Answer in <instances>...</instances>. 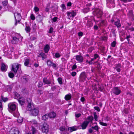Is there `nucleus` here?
Here are the masks:
<instances>
[{
	"label": "nucleus",
	"mask_w": 134,
	"mask_h": 134,
	"mask_svg": "<svg viewBox=\"0 0 134 134\" xmlns=\"http://www.w3.org/2000/svg\"><path fill=\"white\" fill-rule=\"evenodd\" d=\"M58 18L56 17H55L52 19V20L54 22H55L57 20Z\"/></svg>",
	"instance_id": "nucleus-58"
},
{
	"label": "nucleus",
	"mask_w": 134,
	"mask_h": 134,
	"mask_svg": "<svg viewBox=\"0 0 134 134\" xmlns=\"http://www.w3.org/2000/svg\"><path fill=\"white\" fill-rule=\"evenodd\" d=\"M43 85V83L42 81H39L38 84V86L39 87H41Z\"/></svg>",
	"instance_id": "nucleus-46"
},
{
	"label": "nucleus",
	"mask_w": 134,
	"mask_h": 134,
	"mask_svg": "<svg viewBox=\"0 0 134 134\" xmlns=\"http://www.w3.org/2000/svg\"><path fill=\"white\" fill-rule=\"evenodd\" d=\"M53 28L52 27H51L49 30L48 32L49 33H51L53 32Z\"/></svg>",
	"instance_id": "nucleus-57"
},
{
	"label": "nucleus",
	"mask_w": 134,
	"mask_h": 134,
	"mask_svg": "<svg viewBox=\"0 0 134 134\" xmlns=\"http://www.w3.org/2000/svg\"><path fill=\"white\" fill-rule=\"evenodd\" d=\"M8 110L10 112H12L16 109V105L13 103H10L8 104Z\"/></svg>",
	"instance_id": "nucleus-4"
},
{
	"label": "nucleus",
	"mask_w": 134,
	"mask_h": 134,
	"mask_svg": "<svg viewBox=\"0 0 134 134\" xmlns=\"http://www.w3.org/2000/svg\"><path fill=\"white\" fill-rule=\"evenodd\" d=\"M88 124L89 122H87V120H85L82 122L81 125L82 129L84 130L86 129Z\"/></svg>",
	"instance_id": "nucleus-12"
},
{
	"label": "nucleus",
	"mask_w": 134,
	"mask_h": 134,
	"mask_svg": "<svg viewBox=\"0 0 134 134\" xmlns=\"http://www.w3.org/2000/svg\"><path fill=\"white\" fill-rule=\"evenodd\" d=\"M76 68L77 66L75 64H74L72 66V70H74Z\"/></svg>",
	"instance_id": "nucleus-62"
},
{
	"label": "nucleus",
	"mask_w": 134,
	"mask_h": 134,
	"mask_svg": "<svg viewBox=\"0 0 134 134\" xmlns=\"http://www.w3.org/2000/svg\"><path fill=\"white\" fill-rule=\"evenodd\" d=\"M87 119L88 120L87 122H88L89 123L90 122H92L93 119V118L92 116H89L87 117Z\"/></svg>",
	"instance_id": "nucleus-29"
},
{
	"label": "nucleus",
	"mask_w": 134,
	"mask_h": 134,
	"mask_svg": "<svg viewBox=\"0 0 134 134\" xmlns=\"http://www.w3.org/2000/svg\"><path fill=\"white\" fill-rule=\"evenodd\" d=\"M67 15L68 16L67 18L70 19L71 17H74L76 15V13L74 11L68 12H67Z\"/></svg>",
	"instance_id": "nucleus-7"
},
{
	"label": "nucleus",
	"mask_w": 134,
	"mask_h": 134,
	"mask_svg": "<svg viewBox=\"0 0 134 134\" xmlns=\"http://www.w3.org/2000/svg\"><path fill=\"white\" fill-rule=\"evenodd\" d=\"M21 66L20 64L18 63L13 64L12 65V71L15 74H16L18 69V71H19V68H20Z\"/></svg>",
	"instance_id": "nucleus-2"
},
{
	"label": "nucleus",
	"mask_w": 134,
	"mask_h": 134,
	"mask_svg": "<svg viewBox=\"0 0 134 134\" xmlns=\"http://www.w3.org/2000/svg\"><path fill=\"white\" fill-rule=\"evenodd\" d=\"M57 65L55 63H54L53 62L52 63V64H51V66H52L53 68L55 69H57L58 68L57 67Z\"/></svg>",
	"instance_id": "nucleus-33"
},
{
	"label": "nucleus",
	"mask_w": 134,
	"mask_h": 134,
	"mask_svg": "<svg viewBox=\"0 0 134 134\" xmlns=\"http://www.w3.org/2000/svg\"><path fill=\"white\" fill-rule=\"evenodd\" d=\"M32 124L34 125H36L37 124V121L34 119L32 120L30 122Z\"/></svg>",
	"instance_id": "nucleus-41"
},
{
	"label": "nucleus",
	"mask_w": 134,
	"mask_h": 134,
	"mask_svg": "<svg viewBox=\"0 0 134 134\" xmlns=\"http://www.w3.org/2000/svg\"><path fill=\"white\" fill-rule=\"evenodd\" d=\"M18 101L19 103L21 105H23L25 103V99L24 98L21 97L19 98L18 100Z\"/></svg>",
	"instance_id": "nucleus-22"
},
{
	"label": "nucleus",
	"mask_w": 134,
	"mask_h": 134,
	"mask_svg": "<svg viewBox=\"0 0 134 134\" xmlns=\"http://www.w3.org/2000/svg\"><path fill=\"white\" fill-rule=\"evenodd\" d=\"M41 129L42 132L47 134L49 131L48 125L47 123H44L42 126Z\"/></svg>",
	"instance_id": "nucleus-3"
},
{
	"label": "nucleus",
	"mask_w": 134,
	"mask_h": 134,
	"mask_svg": "<svg viewBox=\"0 0 134 134\" xmlns=\"http://www.w3.org/2000/svg\"><path fill=\"white\" fill-rule=\"evenodd\" d=\"M2 3L4 6H5L7 4L8 2L7 1H5L3 2Z\"/></svg>",
	"instance_id": "nucleus-56"
},
{
	"label": "nucleus",
	"mask_w": 134,
	"mask_h": 134,
	"mask_svg": "<svg viewBox=\"0 0 134 134\" xmlns=\"http://www.w3.org/2000/svg\"><path fill=\"white\" fill-rule=\"evenodd\" d=\"M7 66L4 64L3 63L1 65V69L3 71H5L7 69Z\"/></svg>",
	"instance_id": "nucleus-19"
},
{
	"label": "nucleus",
	"mask_w": 134,
	"mask_h": 134,
	"mask_svg": "<svg viewBox=\"0 0 134 134\" xmlns=\"http://www.w3.org/2000/svg\"><path fill=\"white\" fill-rule=\"evenodd\" d=\"M78 35L79 37H81L83 35V33L82 32H80L78 33Z\"/></svg>",
	"instance_id": "nucleus-54"
},
{
	"label": "nucleus",
	"mask_w": 134,
	"mask_h": 134,
	"mask_svg": "<svg viewBox=\"0 0 134 134\" xmlns=\"http://www.w3.org/2000/svg\"><path fill=\"white\" fill-rule=\"evenodd\" d=\"M61 7L62 9V10L63 11L64 9H66V7L65 5L64 4H62L61 5Z\"/></svg>",
	"instance_id": "nucleus-45"
},
{
	"label": "nucleus",
	"mask_w": 134,
	"mask_h": 134,
	"mask_svg": "<svg viewBox=\"0 0 134 134\" xmlns=\"http://www.w3.org/2000/svg\"><path fill=\"white\" fill-rule=\"evenodd\" d=\"M72 97L71 94L69 93L66 94L65 96V99L66 100H70L71 99Z\"/></svg>",
	"instance_id": "nucleus-25"
},
{
	"label": "nucleus",
	"mask_w": 134,
	"mask_h": 134,
	"mask_svg": "<svg viewBox=\"0 0 134 134\" xmlns=\"http://www.w3.org/2000/svg\"><path fill=\"white\" fill-rule=\"evenodd\" d=\"M78 129V128L76 126H72L69 127L68 129L70 132H71L73 131H76Z\"/></svg>",
	"instance_id": "nucleus-21"
},
{
	"label": "nucleus",
	"mask_w": 134,
	"mask_h": 134,
	"mask_svg": "<svg viewBox=\"0 0 134 134\" xmlns=\"http://www.w3.org/2000/svg\"><path fill=\"white\" fill-rule=\"evenodd\" d=\"M128 15L129 16L131 17H132L133 16V14L132 12L131 11H129Z\"/></svg>",
	"instance_id": "nucleus-47"
},
{
	"label": "nucleus",
	"mask_w": 134,
	"mask_h": 134,
	"mask_svg": "<svg viewBox=\"0 0 134 134\" xmlns=\"http://www.w3.org/2000/svg\"><path fill=\"white\" fill-rule=\"evenodd\" d=\"M98 24L101 27L106 25V22L104 20H102L99 21Z\"/></svg>",
	"instance_id": "nucleus-23"
},
{
	"label": "nucleus",
	"mask_w": 134,
	"mask_h": 134,
	"mask_svg": "<svg viewBox=\"0 0 134 134\" xmlns=\"http://www.w3.org/2000/svg\"><path fill=\"white\" fill-rule=\"evenodd\" d=\"M30 62L29 59L27 58L25 59L24 61V65L25 66L27 67H30L31 66L29 65Z\"/></svg>",
	"instance_id": "nucleus-17"
},
{
	"label": "nucleus",
	"mask_w": 134,
	"mask_h": 134,
	"mask_svg": "<svg viewBox=\"0 0 134 134\" xmlns=\"http://www.w3.org/2000/svg\"><path fill=\"white\" fill-rule=\"evenodd\" d=\"M14 16L15 19V20L16 21V22L15 23V25H16L17 24V19H16V16L17 19H18V21H20L21 20V17L20 14L19 13H15L14 14Z\"/></svg>",
	"instance_id": "nucleus-13"
},
{
	"label": "nucleus",
	"mask_w": 134,
	"mask_h": 134,
	"mask_svg": "<svg viewBox=\"0 0 134 134\" xmlns=\"http://www.w3.org/2000/svg\"><path fill=\"white\" fill-rule=\"evenodd\" d=\"M2 99L3 101L5 102L7 101L8 100V99L7 98H4L3 97H2Z\"/></svg>",
	"instance_id": "nucleus-50"
},
{
	"label": "nucleus",
	"mask_w": 134,
	"mask_h": 134,
	"mask_svg": "<svg viewBox=\"0 0 134 134\" xmlns=\"http://www.w3.org/2000/svg\"><path fill=\"white\" fill-rule=\"evenodd\" d=\"M60 55L59 53H55V57H56V58H59L60 57Z\"/></svg>",
	"instance_id": "nucleus-53"
},
{
	"label": "nucleus",
	"mask_w": 134,
	"mask_h": 134,
	"mask_svg": "<svg viewBox=\"0 0 134 134\" xmlns=\"http://www.w3.org/2000/svg\"><path fill=\"white\" fill-rule=\"evenodd\" d=\"M121 1L124 3H126L128 2H131L132 0H120Z\"/></svg>",
	"instance_id": "nucleus-49"
},
{
	"label": "nucleus",
	"mask_w": 134,
	"mask_h": 134,
	"mask_svg": "<svg viewBox=\"0 0 134 134\" xmlns=\"http://www.w3.org/2000/svg\"><path fill=\"white\" fill-rule=\"evenodd\" d=\"M75 57V59L79 63H82L83 62V58L81 55H76Z\"/></svg>",
	"instance_id": "nucleus-14"
},
{
	"label": "nucleus",
	"mask_w": 134,
	"mask_h": 134,
	"mask_svg": "<svg viewBox=\"0 0 134 134\" xmlns=\"http://www.w3.org/2000/svg\"><path fill=\"white\" fill-rule=\"evenodd\" d=\"M31 114L34 116L37 115L39 111L38 109L36 108H34L30 111Z\"/></svg>",
	"instance_id": "nucleus-11"
},
{
	"label": "nucleus",
	"mask_w": 134,
	"mask_h": 134,
	"mask_svg": "<svg viewBox=\"0 0 134 134\" xmlns=\"http://www.w3.org/2000/svg\"><path fill=\"white\" fill-rule=\"evenodd\" d=\"M94 108L97 111H99L100 110L98 107H94Z\"/></svg>",
	"instance_id": "nucleus-60"
},
{
	"label": "nucleus",
	"mask_w": 134,
	"mask_h": 134,
	"mask_svg": "<svg viewBox=\"0 0 134 134\" xmlns=\"http://www.w3.org/2000/svg\"><path fill=\"white\" fill-rule=\"evenodd\" d=\"M19 131L16 128H14L11 129L9 132V134H19Z\"/></svg>",
	"instance_id": "nucleus-9"
},
{
	"label": "nucleus",
	"mask_w": 134,
	"mask_h": 134,
	"mask_svg": "<svg viewBox=\"0 0 134 134\" xmlns=\"http://www.w3.org/2000/svg\"><path fill=\"white\" fill-rule=\"evenodd\" d=\"M37 20L39 22H41L43 20V17L40 15H38L36 17Z\"/></svg>",
	"instance_id": "nucleus-27"
},
{
	"label": "nucleus",
	"mask_w": 134,
	"mask_h": 134,
	"mask_svg": "<svg viewBox=\"0 0 134 134\" xmlns=\"http://www.w3.org/2000/svg\"><path fill=\"white\" fill-rule=\"evenodd\" d=\"M15 98L16 99L18 98L19 97V95L17 93H15Z\"/></svg>",
	"instance_id": "nucleus-64"
},
{
	"label": "nucleus",
	"mask_w": 134,
	"mask_h": 134,
	"mask_svg": "<svg viewBox=\"0 0 134 134\" xmlns=\"http://www.w3.org/2000/svg\"><path fill=\"white\" fill-rule=\"evenodd\" d=\"M2 101L0 100V110H1L3 109V106L2 105Z\"/></svg>",
	"instance_id": "nucleus-51"
},
{
	"label": "nucleus",
	"mask_w": 134,
	"mask_h": 134,
	"mask_svg": "<svg viewBox=\"0 0 134 134\" xmlns=\"http://www.w3.org/2000/svg\"><path fill=\"white\" fill-rule=\"evenodd\" d=\"M106 1L107 6L113 7H115V4L114 2V0H107Z\"/></svg>",
	"instance_id": "nucleus-8"
},
{
	"label": "nucleus",
	"mask_w": 134,
	"mask_h": 134,
	"mask_svg": "<svg viewBox=\"0 0 134 134\" xmlns=\"http://www.w3.org/2000/svg\"><path fill=\"white\" fill-rule=\"evenodd\" d=\"M116 42L115 41H114L111 43V46L113 47H114L115 46Z\"/></svg>",
	"instance_id": "nucleus-48"
},
{
	"label": "nucleus",
	"mask_w": 134,
	"mask_h": 134,
	"mask_svg": "<svg viewBox=\"0 0 134 134\" xmlns=\"http://www.w3.org/2000/svg\"><path fill=\"white\" fill-rule=\"evenodd\" d=\"M86 74L83 72L80 74L79 78V80L80 81L84 82L85 80H86Z\"/></svg>",
	"instance_id": "nucleus-6"
},
{
	"label": "nucleus",
	"mask_w": 134,
	"mask_h": 134,
	"mask_svg": "<svg viewBox=\"0 0 134 134\" xmlns=\"http://www.w3.org/2000/svg\"><path fill=\"white\" fill-rule=\"evenodd\" d=\"M76 72H75L74 71L71 73V75L73 76H75L76 75Z\"/></svg>",
	"instance_id": "nucleus-63"
},
{
	"label": "nucleus",
	"mask_w": 134,
	"mask_h": 134,
	"mask_svg": "<svg viewBox=\"0 0 134 134\" xmlns=\"http://www.w3.org/2000/svg\"><path fill=\"white\" fill-rule=\"evenodd\" d=\"M113 92L116 95L119 94L121 92V91L120 90L118 87H115L112 89Z\"/></svg>",
	"instance_id": "nucleus-10"
},
{
	"label": "nucleus",
	"mask_w": 134,
	"mask_h": 134,
	"mask_svg": "<svg viewBox=\"0 0 134 134\" xmlns=\"http://www.w3.org/2000/svg\"><path fill=\"white\" fill-rule=\"evenodd\" d=\"M49 117L52 118H53L55 117L56 116V113L54 112H52L48 114Z\"/></svg>",
	"instance_id": "nucleus-20"
},
{
	"label": "nucleus",
	"mask_w": 134,
	"mask_h": 134,
	"mask_svg": "<svg viewBox=\"0 0 134 134\" xmlns=\"http://www.w3.org/2000/svg\"><path fill=\"white\" fill-rule=\"evenodd\" d=\"M115 25H116L118 28H119L120 27L121 24L120 23L119 21L118 20L117 21L115 22Z\"/></svg>",
	"instance_id": "nucleus-32"
},
{
	"label": "nucleus",
	"mask_w": 134,
	"mask_h": 134,
	"mask_svg": "<svg viewBox=\"0 0 134 134\" xmlns=\"http://www.w3.org/2000/svg\"><path fill=\"white\" fill-rule=\"evenodd\" d=\"M34 10L35 12H37L39 10V8L37 7H35Z\"/></svg>",
	"instance_id": "nucleus-61"
},
{
	"label": "nucleus",
	"mask_w": 134,
	"mask_h": 134,
	"mask_svg": "<svg viewBox=\"0 0 134 134\" xmlns=\"http://www.w3.org/2000/svg\"><path fill=\"white\" fill-rule=\"evenodd\" d=\"M11 42L13 44H18L19 42V38L15 36L13 37Z\"/></svg>",
	"instance_id": "nucleus-15"
},
{
	"label": "nucleus",
	"mask_w": 134,
	"mask_h": 134,
	"mask_svg": "<svg viewBox=\"0 0 134 134\" xmlns=\"http://www.w3.org/2000/svg\"><path fill=\"white\" fill-rule=\"evenodd\" d=\"M65 128L64 126H61L59 129L60 130V131L63 132L65 130Z\"/></svg>",
	"instance_id": "nucleus-42"
},
{
	"label": "nucleus",
	"mask_w": 134,
	"mask_h": 134,
	"mask_svg": "<svg viewBox=\"0 0 134 134\" xmlns=\"http://www.w3.org/2000/svg\"><path fill=\"white\" fill-rule=\"evenodd\" d=\"M121 68V64L118 63L115 65V69L118 72H120V68Z\"/></svg>",
	"instance_id": "nucleus-16"
},
{
	"label": "nucleus",
	"mask_w": 134,
	"mask_h": 134,
	"mask_svg": "<svg viewBox=\"0 0 134 134\" xmlns=\"http://www.w3.org/2000/svg\"><path fill=\"white\" fill-rule=\"evenodd\" d=\"M43 82L45 84H49L51 83V82L49 81L46 77H44L43 79Z\"/></svg>",
	"instance_id": "nucleus-26"
},
{
	"label": "nucleus",
	"mask_w": 134,
	"mask_h": 134,
	"mask_svg": "<svg viewBox=\"0 0 134 134\" xmlns=\"http://www.w3.org/2000/svg\"><path fill=\"white\" fill-rule=\"evenodd\" d=\"M100 121L99 120L100 122H99V123L101 125L104 126H107V124L102 122Z\"/></svg>",
	"instance_id": "nucleus-43"
},
{
	"label": "nucleus",
	"mask_w": 134,
	"mask_h": 134,
	"mask_svg": "<svg viewBox=\"0 0 134 134\" xmlns=\"http://www.w3.org/2000/svg\"><path fill=\"white\" fill-rule=\"evenodd\" d=\"M48 114H46L42 116V119L45 121L46 120L48 119Z\"/></svg>",
	"instance_id": "nucleus-31"
},
{
	"label": "nucleus",
	"mask_w": 134,
	"mask_h": 134,
	"mask_svg": "<svg viewBox=\"0 0 134 134\" xmlns=\"http://www.w3.org/2000/svg\"><path fill=\"white\" fill-rule=\"evenodd\" d=\"M22 81L25 83L27 82L28 80V79L25 77H23L22 79Z\"/></svg>",
	"instance_id": "nucleus-36"
},
{
	"label": "nucleus",
	"mask_w": 134,
	"mask_h": 134,
	"mask_svg": "<svg viewBox=\"0 0 134 134\" xmlns=\"http://www.w3.org/2000/svg\"><path fill=\"white\" fill-rule=\"evenodd\" d=\"M58 81L59 83L60 84H62L63 82L62 81V79L61 77H59L58 79Z\"/></svg>",
	"instance_id": "nucleus-44"
},
{
	"label": "nucleus",
	"mask_w": 134,
	"mask_h": 134,
	"mask_svg": "<svg viewBox=\"0 0 134 134\" xmlns=\"http://www.w3.org/2000/svg\"><path fill=\"white\" fill-rule=\"evenodd\" d=\"M50 47L49 46L48 44H46L44 47V52L47 53L49 50Z\"/></svg>",
	"instance_id": "nucleus-24"
},
{
	"label": "nucleus",
	"mask_w": 134,
	"mask_h": 134,
	"mask_svg": "<svg viewBox=\"0 0 134 134\" xmlns=\"http://www.w3.org/2000/svg\"><path fill=\"white\" fill-rule=\"evenodd\" d=\"M8 76L10 78H12L14 77V75L13 72H10L8 73Z\"/></svg>",
	"instance_id": "nucleus-37"
},
{
	"label": "nucleus",
	"mask_w": 134,
	"mask_h": 134,
	"mask_svg": "<svg viewBox=\"0 0 134 134\" xmlns=\"http://www.w3.org/2000/svg\"><path fill=\"white\" fill-rule=\"evenodd\" d=\"M28 105L26 109L28 110L31 111L32 109L34 108V107L32 104V100L31 99L29 98H28L27 99Z\"/></svg>",
	"instance_id": "nucleus-5"
},
{
	"label": "nucleus",
	"mask_w": 134,
	"mask_h": 134,
	"mask_svg": "<svg viewBox=\"0 0 134 134\" xmlns=\"http://www.w3.org/2000/svg\"><path fill=\"white\" fill-rule=\"evenodd\" d=\"M94 60H93V59L92 58L91 60L90 61H89V63L90 65L92 64L93 63V61H94Z\"/></svg>",
	"instance_id": "nucleus-59"
},
{
	"label": "nucleus",
	"mask_w": 134,
	"mask_h": 134,
	"mask_svg": "<svg viewBox=\"0 0 134 134\" xmlns=\"http://www.w3.org/2000/svg\"><path fill=\"white\" fill-rule=\"evenodd\" d=\"M31 131L32 134H36L37 133V131L35 127L33 126L32 127Z\"/></svg>",
	"instance_id": "nucleus-30"
},
{
	"label": "nucleus",
	"mask_w": 134,
	"mask_h": 134,
	"mask_svg": "<svg viewBox=\"0 0 134 134\" xmlns=\"http://www.w3.org/2000/svg\"><path fill=\"white\" fill-rule=\"evenodd\" d=\"M93 115L94 119L95 121H97L98 120V118L97 116V115L96 113V112L94 113Z\"/></svg>",
	"instance_id": "nucleus-39"
},
{
	"label": "nucleus",
	"mask_w": 134,
	"mask_h": 134,
	"mask_svg": "<svg viewBox=\"0 0 134 134\" xmlns=\"http://www.w3.org/2000/svg\"><path fill=\"white\" fill-rule=\"evenodd\" d=\"M47 65L49 66H51V64L53 63V62L51 60H47Z\"/></svg>",
	"instance_id": "nucleus-35"
},
{
	"label": "nucleus",
	"mask_w": 134,
	"mask_h": 134,
	"mask_svg": "<svg viewBox=\"0 0 134 134\" xmlns=\"http://www.w3.org/2000/svg\"><path fill=\"white\" fill-rule=\"evenodd\" d=\"M23 121V118L21 117H18L17 119L18 122L19 124H22Z\"/></svg>",
	"instance_id": "nucleus-28"
},
{
	"label": "nucleus",
	"mask_w": 134,
	"mask_h": 134,
	"mask_svg": "<svg viewBox=\"0 0 134 134\" xmlns=\"http://www.w3.org/2000/svg\"><path fill=\"white\" fill-rule=\"evenodd\" d=\"M103 13L102 9L99 8L94 10L93 14L94 15V19L96 18H101Z\"/></svg>",
	"instance_id": "nucleus-1"
},
{
	"label": "nucleus",
	"mask_w": 134,
	"mask_h": 134,
	"mask_svg": "<svg viewBox=\"0 0 134 134\" xmlns=\"http://www.w3.org/2000/svg\"><path fill=\"white\" fill-rule=\"evenodd\" d=\"M40 55L42 58V60H43L44 59H46L47 58V55L43 52H41L39 54L38 57H40Z\"/></svg>",
	"instance_id": "nucleus-18"
},
{
	"label": "nucleus",
	"mask_w": 134,
	"mask_h": 134,
	"mask_svg": "<svg viewBox=\"0 0 134 134\" xmlns=\"http://www.w3.org/2000/svg\"><path fill=\"white\" fill-rule=\"evenodd\" d=\"M31 19L32 20H34L35 19V17L33 14H32L30 16Z\"/></svg>",
	"instance_id": "nucleus-52"
},
{
	"label": "nucleus",
	"mask_w": 134,
	"mask_h": 134,
	"mask_svg": "<svg viewBox=\"0 0 134 134\" xmlns=\"http://www.w3.org/2000/svg\"><path fill=\"white\" fill-rule=\"evenodd\" d=\"M81 115V114L80 113H78L76 114V113H75V116L77 118L79 117Z\"/></svg>",
	"instance_id": "nucleus-55"
},
{
	"label": "nucleus",
	"mask_w": 134,
	"mask_h": 134,
	"mask_svg": "<svg viewBox=\"0 0 134 134\" xmlns=\"http://www.w3.org/2000/svg\"><path fill=\"white\" fill-rule=\"evenodd\" d=\"M30 27L29 26H26L25 30L26 32L28 33L29 32L30 30Z\"/></svg>",
	"instance_id": "nucleus-34"
},
{
	"label": "nucleus",
	"mask_w": 134,
	"mask_h": 134,
	"mask_svg": "<svg viewBox=\"0 0 134 134\" xmlns=\"http://www.w3.org/2000/svg\"><path fill=\"white\" fill-rule=\"evenodd\" d=\"M91 128L93 129L96 131H98L99 129V127L97 125H96L94 126H92Z\"/></svg>",
	"instance_id": "nucleus-40"
},
{
	"label": "nucleus",
	"mask_w": 134,
	"mask_h": 134,
	"mask_svg": "<svg viewBox=\"0 0 134 134\" xmlns=\"http://www.w3.org/2000/svg\"><path fill=\"white\" fill-rule=\"evenodd\" d=\"M98 58H99L98 59H99L100 57L99 55L97 54H94V58L92 59H93V60H94Z\"/></svg>",
	"instance_id": "nucleus-38"
}]
</instances>
